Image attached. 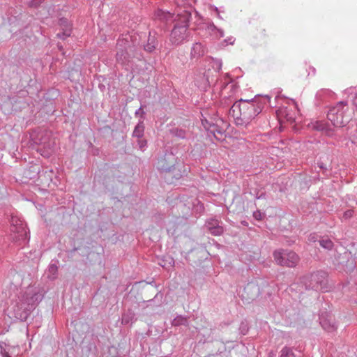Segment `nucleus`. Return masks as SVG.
<instances>
[{"label": "nucleus", "instance_id": "nucleus-1", "mask_svg": "<svg viewBox=\"0 0 357 357\" xmlns=\"http://www.w3.org/2000/svg\"><path fill=\"white\" fill-rule=\"evenodd\" d=\"M266 102L263 97L252 100H241L231 107V112L237 124H248L262 111Z\"/></svg>", "mask_w": 357, "mask_h": 357}, {"label": "nucleus", "instance_id": "nucleus-2", "mask_svg": "<svg viewBox=\"0 0 357 357\" xmlns=\"http://www.w3.org/2000/svg\"><path fill=\"white\" fill-rule=\"evenodd\" d=\"M190 16V13L185 10L178 14L176 24L172 31L169 38L173 45H178L188 38V27Z\"/></svg>", "mask_w": 357, "mask_h": 357}, {"label": "nucleus", "instance_id": "nucleus-3", "mask_svg": "<svg viewBox=\"0 0 357 357\" xmlns=\"http://www.w3.org/2000/svg\"><path fill=\"white\" fill-rule=\"evenodd\" d=\"M303 283L307 288L315 291H327V275L324 271H317L303 278Z\"/></svg>", "mask_w": 357, "mask_h": 357}, {"label": "nucleus", "instance_id": "nucleus-4", "mask_svg": "<svg viewBox=\"0 0 357 357\" xmlns=\"http://www.w3.org/2000/svg\"><path fill=\"white\" fill-rule=\"evenodd\" d=\"M274 260L277 264L287 267H294L299 261L298 256L292 251H275Z\"/></svg>", "mask_w": 357, "mask_h": 357}, {"label": "nucleus", "instance_id": "nucleus-5", "mask_svg": "<svg viewBox=\"0 0 357 357\" xmlns=\"http://www.w3.org/2000/svg\"><path fill=\"white\" fill-rule=\"evenodd\" d=\"M340 107H342V103L339 107L330 109L327 114L328 120H330L336 127H342L348 121L347 119H344L343 116V112L339 109Z\"/></svg>", "mask_w": 357, "mask_h": 357}, {"label": "nucleus", "instance_id": "nucleus-6", "mask_svg": "<svg viewBox=\"0 0 357 357\" xmlns=\"http://www.w3.org/2000/svg\"><path fill=\"white\" fill-rule=\"evenodd\" d=\"M10 231L18 234L16 240L26 237V228L22 220L17 216H13L10 220Z\"/></svg>", "mask_w": 357, "mask_h": 357}, {"label": "nucleus", "instance_id": "nucleus-7", "mask_svg": "<svg viewBox=\"0 0 357 357\" xmlns=\"http://www.w3.org/2000/svg\"><path fill=\"white\" fill-rule=\"evenodd\" d=\"M258 288L254 285L248 284L244 288L242 297L244 299H253L257 294Z\"/></svg>", "mask_w": 357, "mask_h": 357}, {"label": "nucleus", "instance_id": "nucleus-8", "mask_svg": "<svg viewBox=\"0 0 357 357\" xmlns=\"http://www.w3.org/2000/svg\"><path fill=\"white\" fill-rule=\"evenodd\" d=\"M204 47L201 43H195L191 50V55L193 57H199L204 54Z\"/></svg>", "mask_w": 357, "mask_h": 357}, {"label": "nucleus", "instance_id": "nucleus-9", "mask_svg": "<svg viewBox=\"0 0 357 357\" xmlns=\"http://www.w3.org/2000/svg\"><path fill=\"white\" fill-rule=\"evenodd\" d=\"M174 165V164L173 161L171 162H167L166 158H162L158 162V167L165 171H170Z\"/></svg>", "mask_w": 357, "mask_h": 357}, {"label": "nucleus", "instance_id": "nucleus-10", "mask_svg": "<svg viewBox=\"0 0 357 357\" xmlns=\"http://www.w3.org/2000/svg\"><path fill=\"white\" fill-rule=\"evenodd\" d=\"M307 127L312 130L324 131L325 124L322 121H313L310 123Z\"/></svg>", "mask_w": 357, "mask_h": 357}, {"label": "nucleus", "instance_id": "nucleus-11", "mask_svg": "<svg viewBox=\"0 0 357 357\" xmlns=\"http://www.w3.org/2000/svg\"><path fill=\"white\" fill-rule=\"evenodd\" d=\"M320 245L327 250L332 249L333 246V242L328 238H322L319 241Z\"/></svg>", "mask_w": 357, "mask_h": 357}, {"label": "nucleus", "instance_id": "nucleus-12", "mask_svg": "<svg viewBox=\"0 0 357 357\" xmlns=\"http://www.w3.org/2000/svg\"><path fill=\"white\" fill-rule=\"evenodd\" d=\"M349 98L351 99L352 103L357 107V92L355 89H350L349 90Z\"/></svg>", "mask_w": 357, "mask_h": 357}, {"label": "nucleus", "instance_id": "nucleus-13", "mask_svg": "<svg viewBox=\"0 0 357 357\" xmlns=\"http://www.w3.org/2000/svg\"><path fill=\"white\" fill-rule=\"evenodd\" d=\"M143 132H144V126L142 124H138L136 126V127L134 130L133 135L135 137H140L142 136Z\"/></svg>", "mask_w": 357, "mask_h": 357}, {"label": "nucleus", "instance_id": "nucleus-14", "mask_svg": "<svg viewBox=\"0 0 357 357\" xmlns=\"http://www.w3.org/2000/svg\"><path fill=\"white\" fill-rule=\"evenodd\" d=\"M280 357H295V356L291 349L285 347L281 350Z\"/></svg>", "mask_w": 357, "mask_h": 357}, {"label": "nucleus", "instance_id": "nucleus-15", "mask_svg": "<svg viewBox=\"0 0 357 357\" xmlns=\"http://www.w3.org/2000/svg\"><path fill=\"white\" fill-rule=\"evenodd\" d=\"M126 54H127L126 52H123V51H121L120 52H118L116 54V59L117 61L121 62L122 63H123L126 61Z\"/></svg>", "mask_w": 357, "mask_h": 357}, {"label": "nucleus", "instance_id": "nucleus-16", "mask_svg": "<svg viewBox=\"0 0 357 357\" xmlns=\"http://www.w3.org/2000/svg\"><path fill=\"white\" fill-rule=\"evenodd\" d=\"M353 210H347L343 213L342 218L344 220H348L353 216Z\"/></svg>", "mask_w": 357, "mask_h": 357}, {"label": "nucleus", "instance_id": "nucleus-17", "mask_svg": "<svg viewBox=\"0 0 357 357\" xmlns=\"http://www.w3.org/2000/svg\"><path fill=\"white\" fill-rule=\"evenodd\" d=\"M222 231H223V229L220 227H215V228H211V232L212 234H213L214 235H219V234H222Z\"/></svg>", "mask_w": 357, "mask_h": 357}, {"label": "nucleus", "instance_id": "nucleus-18", "mask_svg": "<svg viewBox=\"0 0 357 357\" xmlns=\"http://www.w3.org/2000/svg\"><path fill=\"white\" fill-rule=\"evenodd\" d=\"M70 33H71V26L67 25L66 29H64V31L63 32V35L66 37V36H69L70 35Z\"/></svg>", "mask_w": 357, "mask_h": 357}, {"label": "nucleus", "instance_id": "nucleus-19", "mask_svg": "<svg viewBox=\"0 0 357 357\" xmlns=\"http://www.w3.org/2000/svg\"><path fill=\"white\" fill-rule=\"evenodd\" d=\"M254 216L257 220H261L262 218V215L260 212L254 213Z\"/></svg>", "mask_w": 357, "mask_h": 357}, {"label": "nucleus", "instance_id": "nucleus-20", "mask_svg": "<svg viewBox=\"0 0 357 357\" xmlns=\"http://www.w3.org/2000/svg\"><path fill=\"white\" fill-rule=\"evenodd\" d=\"M50 270L51 271H52V272H54V271H56L57 270V267L56 266H54V265H52L50 267Z\"/></svg>", "mask_w": 357, "mask_h": 357}, {"label": "nucleus", "instance_id": "nucleus-21", "mask_svg": "<svg viewBox=\"0 0 357 357\" xmlns=\"http://www.w3.org/2000/svg\"><path fill=\"white\" fill-rule=\"evenodd\" d=\"M287 121H291V122H293L294 121V119L292 118L291 116L290 117H287Z\"/></svg>", "mask_w": 357, "mask_h": 357}, {"label": "nucleus", "instance_id": "nucleus-22", "mask_svg": "<svg viewBox=\"0 0 357 357\" xmlns=\"http://www.w3.org/2000/svg\"><path fill=\"white\" fill-rule=\"evenodd\" d=\"M145 145V143L140 142V147L142 148Z\"/></svg>", "mask_w": 357, "mask_h": 357}, {"label": "nucleus", "instance_id": "nucleus-23", "mask_svg": "<svg viewBox=\"0 0 357 357\" xmlns=\"http://www.w3.org/2000/svg\"><path fill=\"white\" fill-rule=\"evenodd\" d=\"M309 75V73H307L305 76L307 77Z\"/></svg>", "mask_w": 357, "mask_h": 357}]
</instances>
